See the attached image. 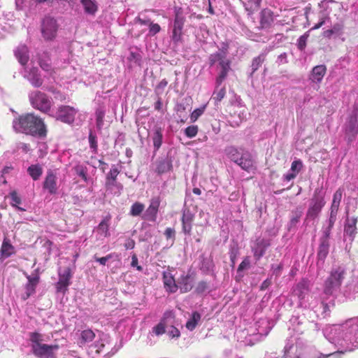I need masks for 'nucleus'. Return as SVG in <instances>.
I'll use <instances>...</instances> for the list:
<instances>
[{"label": "nucleus", "mask_w": 358, "mask_h": 358, "mask_svg": "<svg viewBox=\"0 0 358 358\" xmlns=\"http://www.w3.org/2000/svg\"><path fill=\"white\" fill-rule=\"evenodd\" d=\"M13 128L17 133L32 136L44 138L47 136V129L43 120L34 113L19 115L13 121Z\"/></svg>", "instance_id": "f257e3e1"}, {"label": "nucleus", "mask_w": 358, "mask_h": 358, "mask_svg": "<svg viewBox=\"0 0 358 358\" xmlns=\"http://www.w3.org/2000/svg\"><path fill=\"white\" fill-rule=\"evenodd\" d=\"M324 192L321 188H316L310 200L308 208L306 212V219H316L325 206Z\"/></svg>", "instance_id": "f03ea898"}, {"label": "nucleus", "mask_w": 358, "mask_h": 358, "mask_svg": "<svg viewBox=\"0 0 358 358\" xmlns=\"http://www.w3.org/2000/svg\"><path fill=\"white\" fill-rule=\"evenodd\" d=\"M345 270L341 267L332 269L329 276L327 278L324 285V292L327 295H331L334 290L339 289L345 278Z\"/></svg>", "instance_id": "7ed1b4c3"}, {"label": "nucleus", "mask_w": 358, "mask_h": 358, "mask_svg": "<svg viewBox=\"0 0 358 358\" xmlns=\"http://www.w3.org/2000/svg\"><path fill=\"white\" fill-rule=\"evenodd\" d=\"M29 100L31 106L43 113L50 111L52 102L48 95L41 91L36 90L29 94Z\"/></svg>", "instance_id": "20e7f679"}, {"label": "nucleus", "mask_w": 358, "mask_h": 358, "mask_svg": "<svg viewBox=\"0 0 358 358\" xmlns=\"http://www.w3.org/2000/svg\"><path fill=\"white\" fill-rule=\"evenodd\" d=\"M41 34L45 41H50L56 38L59 24L52 17L45 16L41 22Z\"/></svg>", "instance_id": "39448f33"}, {"label": "nucleus", "mask_w": 358, "mask_h": 358, "mask_svg": "<svg viewBox=\"0 0 358 358\" xmlns=\"http://www.w3.org/2000/svg\"><path fill=\"white\" fill-rule=\"evenodd\" d=\"M58 345L37 344L31 345L33 354L38 358H55V352L59 349Z\"/></svg>", "instance_id": "423d86ee"}, {"label": "nucleus", "mask_w": 358, "mask_h": 358, "mask_svg": "<svg viewBox=\"0 0 358 358\" xmlns=\"http://www.w3.org/2000/svg\"><path fill=\"white\" fill-rule=\"evenodd\" d=\"M28 280L25 285V293L22 296V299L25 301L36 292V288L40 281L39 268L34 270L31 275L24 273Z\"/></svg>", "instance_id": "0eeeda50"}, {"label": "nucleus", "mask_w": 358, "mask_h": 358, "mask_svg": "<svg viewBox=\"0 0 358 358\" xmlns=\"http://www.w3.org/2000/svg\"><path fill=\"white\" fill-rule=\"evenodd\" d=\"M184 24L185 17L182 15L181 8H180L176 10L175 19L173 22L171 38L174 43H178L182 41Z\"/></svg>", "instance_id": "6e6552de"}, {"label": "nucleus", "mask_w": 358, "mask_h": 358, "mask_svg": "<svg viewBox=\"0 0 358 358\" xmlns=\"http://www.w3.org/2000/svg\"><path fill=\"white\" fill-rule=\"evenodd\" d=\"M43 188L50 194H56L57 193V170L48 169L47 171L43 182Z\"/></svg>", "instance_id": "1a4fd4ad"}, {"label": "nucleus", "mask_w": 358, "mask_h": 358, "mask_svg": "<svg viewBox=\"0 0 358 358\" xmlns=\"http://www.w3.org/2000/svg\"><path fill=\"white\" fill-rule=\"evenodd\" d=\"M161 203L159 196H154L150 199V205L144 214V219L150 222H155Z\"/></svg>", "instance_id": "9d476101"}, {"label": "nucleus", "mask_w": 358, "mask_h": 358, "mask_svg": "<svg viewBox=\"0 0 358 358\" xmlns=\"http://www.w3.org/2000/svg\"><path fill=\"white\" fill-rule=\"evenodd\" d=\"M76 110L69 106H62L58 108L57 120L68 124L74 121Z\"/></svg>", "instance_id": "9b49d317"}, {"label": "nucleus", "mask_w": 358, "mask_h": 358, "mask_svg": "<svg viewBox=\"0 0 358 358\" xmlns=\"http://www.w3.org/2000/svg\"><path fill=\"white\" fill-rule=\"evenodd\" d=\"M358 134V120L357 117L352 116L349 118L345 127V138L348 143H352Z\"/></svg>", "instance_id": "f8f14e48"}, {"label": "nucleus", "mask_w": 358, "mask_h": 358, "mask_svg": "<svg viewBox=\"0 0 358 358\" xmlns=\"http://www.w3.org/2000/svg\"><path fill=\"white\" fill-rule=\"evenodd\" d=\"M14 55L18 62L25 68L29 61V49L24 44L19 45L14 50Z\"/></svg>", "instance_id": "ddd939ff"}, {"label": "nucleus", "mask_w": 358, "mask_h": 358, "mask_svg": "<svg viewBox=\"0 0 358 358\" xmlns=\"http://www.w3.org/2000/svg\"><path fill=\"white\" fill-rule=\"evenodd\" d=\"M274 22L273 12L268 9H263L259 14V29H267L272 27Z\"/></svg>", "instance_id": "4468645a"}, {"label": "nucleus", "mask_w": 358, "mask_h": 358, "mask_svg": "<svg viewBox=\"0 0 358 358\" xmlns=\"http://www.w3.org/2000/svg\"><path fill=\"white\" fill-rule=\"evenodd\" d=\"M37 57L38 63L43 71L48 72L50 75H52L55 73V69L52 66L50 55L48 52L39 53Z\"/></svg>", "instance_id": "2eb2a0df"}, {"label": "nucleus", "mask_w": 358, "mask_h": 358, "mask_svg": "<svg viewBox=\"0 0 358 358\" xmlns=\"http://www.w3.org/2000/svg\"><path fill=\"white\" fill-rule=\"evenodd\" d=\"M236 164L248 172L256 169L255 161L249 152H243Z\"/></svg>", "instance_id": "dca6fc26"}, {"label": "nucleus", "mask_w": 358, "mask_h": 358, "mask_svg": "<svg viewBox=\"0 0 358 358\" xmlns=\"http://www.w3.org/2000/svg\"><path fill=\"white\" fill-rule=\"evenodd\" d=\"M327 73V66L324 64L315 66L313 68L310 80L315 83H320Z\"/></svg>", "instance_id": "f3484780"}, {"label": "nucleus", "mask_w": 358, "mask_h": 358, "mask_svg": "<svg viewBox=\"0 0 358 358\" xmlns=\"http://www.w3.org/2000/svg\"><path fill=\"white\" fill-rule=\"evenodd\" d=\"M357 217H353L351 219L347 218L344 226V234L348 236L352 241L354 240L357 233Z\"/></svg>", "instance_id": "a211bd4d"}, {"label": "nucleus", "mask_w": 358, "mask_h": 358, "mask_svg": "<svg viewBox=\"0 0 358 358\" xmlns=\"http://www.w3.org/2000/svg\"><path fill=\"white\" fill-rule=\"evenodd\" d=\"M194 215L188 210L183 212L182 216V231L185 234H190Z\"/></svg>", "instance_id": "6ab92c4d"}, {"label": "nucleus", "mask_w": 358, "mask_h": 358, "mask_svg": "<svg viewBox=\"0 0 358 358\" xmlns=\"http://www.w3.org/2000/svg\"><path fill=\"white\" fill-rule=\"evenodd\" d=\"M193 280L189 275H182L178 279V288L182 293L189 292L193 287Z\"/></svg>", "instance_id": "aec40b11"}, {"label": "nucleus", "mask_w": 358, "mask_h": 358, "mask_svg": "<svg viewBox=\"0 0 358 358\" xmlns=\"http://www.w3.org/2000/svg\"><path fill=\"white\" fill-rule=\"evenodd\" d=\"M309 292V282L307 280L303 279L295 287L294 292L299 299H303Z\"/></svg>", "instance_id": "412c9836"}, {"label": "nucleus", "mask_w": 358, "mask_h": 358, "mask_svg": "<svg viewBox=\"0 0 358 358\" xmlns=\"http://www.w3.org/2000/svg\"><path fill=\"white\" fill-rule=\"evenodd\" d=\"M329 243L327 239H321L317 251L318 262L324 263L326 257L329 254Z\"/></svg>", "instance_id": "4be33fe9"}, {"label": "nucleus", "mask_w": 358, "mask_h": 358, "mask_svg": "<svg viewBox=\"0 0 358 358\" xmlns=\"http://www.w3.org/2000/svg\"><path fill=\"white\" fill-rule=\"evenodd\" d=\"M164 285L167 291L174 293L178 290V285L173 277L169 273H164L163 275Z\"/></svg>", "instance_id": "5701e85b"}, {"label": "nucleus", "mask_w": 358, "mask_h": 358, "mask_svg": "<svg viewBox=\"0 0 358 358\" xmlns=\"http://www.w3.org/2000/svg\"><path fill=\"white\" fill-rule=\"evenodd\" d=\"M14 253L15 248L11 245L8 238H4L0 250L1 258H8Z\"/></svg>", "instance_id": "b1692460"}, {"label": "nucleus", "mask_w": 358, "mask_h": 358, "mask_svg": "<svg viewBox=\"0 0 358 358\" xmlns=\"http://www.w3.org/2000/svg\"><path fill=\"white\" fill-rule=\"evenodd\" d=\"M172 162L171 159L168 158L163 159L157 163L156 172L159 175H162L170 171L172 169Z\"/></svg>", "instance_id": "393cba45"}, {"label": "nucleus", "mask_w": 358, "mask_h": 358, "mask_svg": "<svg viewBox=\"0 0 358 358\" xmlns=\"http://www.w3.org/2000/svg\"><path fill=\"white\" fill-rule=\"evenodd\" d=\"M343 196V190L338 189L333 195L332 203L330 208V211L338 213L340 203Z\"/></svg>", "instance_id": "a878e982"}, {"label": "nucleus", "mask_w": 358, "mask_h": 358, "mask_svg": "<svg viewBox=\"0 0 358 358\" xmlns=\"http://www.w3.org/2000/svg\"><path fill=\"white\" fill-rule=\"evenodd\" d=\"M85 12L87 14L94 15L97 11L98 7L96 2L93 0H80Z\"/></svg>", "instance_id": "bb28decb"}, {"label": "nucleus", "mask_w": 358, "mask_h": 358, "mask_svg": "<svg viewBox=\"0 0 358 358\" xmlns=\"http://www.w3.org/2000/svg\"><path fill=\"white\" fill-rule=\"evenodd\" d=\"M162 129L159 127H155L152 136V142L156 150H159L161 147L162 144Z\"/></svg>", "instance_id": "cd10ccee"}, {"label": "nucleus", "mask_w": 358, "mask_h": 358, "mask_svg": "<svg viewBox=\"0 0 358 358\" xmlns=\"http://www.w3.org/2000/svg\"><path fill=\"white\" fill-rule=\"evenodd\" d=\"M27 172L34 180H38L43 174V169L39 164H32L28 167Z\"/></svg>", "instance_id": "c85d7f7f"}, {"label": "nucleus", "mask_w": 358, "mask_h": 358, "mask_svg": "<svg viewBox=\"0 0 358 358\" xmlns=\"http://www.w3.org/2000/svg\"><path fill=\"white\" fill-rule=\"evenodd\" d=\"M29 75L31 76L30 82L33 86L39 87L43 85V82L40 75L38 74L37 68L34 67L31 69Z\"/></svg>", "instance_id": "c756f323"}, {"label": "nucleus", "mask_w": 358, "mask_h": 358, "mask_svg": "<svg viewBox=\"0 0 358 358\" xmlns=\"http://www.w3.org/2000/svg\"><path fill=\"white\" fill-rule=\"evenodd\" d=\"M95 336V333L92 329H87L82 331L80 334V344L84 345L92 341Z\"/></svg>", "instance_id": "7c9ffc66"}, {"label": "nucleus", "mask_w": 358, "mask_h": 358, "mask_svg": "<svg viewBox=\"0 0 358 358\" xmlns=\"http://www.w3.org/2000/svg\"><path fill=\"white\" fill-rule=\"evenodd\" d=\"M119 171L117 168L112 169L106 176V187L110 189L115 185Z\"/></svg>", "instance_id": "2f4dec72"}, {"label": "nucleus", "mask_w": 358, "mask_h": 358, "mask_svg": "<svg viewBox=\"0 0 358 358\" xmlns=\"http://www.w3.org/2000/svg\"><path fill=\"white\" fill-rule=\"evenodd\" d=\"M224 152L227 157L230 159L231 161L234 162L235 163L238 162V159L241 157V156L236 148L233 146L227 147L226 148Z\"/></svg>", "instance_id": "473e14b6"}, {"label": "nucleus", "mask_w": 358, "mask_h": 358, "mask_svg": "<svg viewBox=\"0 0 358 358\" xmlns=\"http://www.w3.org/2000/svg\"><path fill=\"white\" fill-rule=\"evenodd\" d=\"M9 195L11 199L10 205L20 211H25L24 208L18 206L22 203V199L17 192L15 190H13L10 192Z\"/></svg>", "instance_id": "72a5a7b5"}, {"label": "nucleus", "mask_w": 358, "mask_h": 358, "mask_svg": "<svg viewBox=\"0 0 358 358\" xmlns=\"http://www.w3.org/2000/svg\"><path fill=\"white\" fill-rule=\"evenodd\" d=\"M266 59V55L264 54H260L257 57H255L252 61V73L251 74H253L255 72H256L259 68L262 66V64L264 63Z\"/></svg>", "instance_id": "f704fd0d"}, {"label": "nucleus", "mask_w": 358, "mask_h": 358, "mask_svg": "<svg viewBox=\"0 0 358 358\" xmlns=\"http://www.w3.org/2000/svg\"><path fill=\"white\" fill-rule=\"evenodd\" d=\"M226 95V88L225 87H222L219 88L216 85V88L213 94V99L215 101V103L217 104L220 103Z\"/></svg>", "instance_id": "c9c22d12"}, {"label": "nucleus", "mask_w": 358, "mask_h": 358, "mask_svg": "<svg viewBox=\"0 0 358 358\" xmlns=\"http://www.w3.org/2000/svg\"><path fill=\"white\" fill-rule=\"evenodd\" d=\"M201 319V315L198 312H194L192 315V317L186 323V327L192 331L196 327L198 322Z\"/></svg>", "instance_id": "e433bc0d"}, {"label": "nucleus", "mask_w": 358, "mask_h": 358, "mask_svg": "<svg viewBox=\"0 0 358 358\" xmlns=\"http://www.w3.org/2000/svg\"><path fill=\"white\" fill-rule=\"evenodd\" d=\"M108 219H104L99 224L97 227V231L99 234H100L101 236L104 237H107L109 236L108 229H109V224H108Z\"/></svg>", "instance_id": "4c0bfd02"}, {"label": "nucleus", "mask_w": 358, "mask_h": 358, "mask_svg": "<svg viewBox=\"0 0 358 358\" xmlns=\"http://www.w3.org/2000/svg\"><path fill=\"white\" fill-rule=\"evenodd\" d=\"M145 208L144 204L140 202H135L131 207L130 215L132 216H138Z\"/></svg>", "instance_id": "58836bf2"}, {"label": "nucleus", "mask_w": 358, "mask_h": 358, "mask_svg": "<svg viewBox=\"0 0 358 358\" xmlns=\"http://www.w3.org/2000/svg\"><path fill=\"white\" fill-rule=\"evenodd\" d=\"M73 169H74L77 175H78L79 176H80L85 182H87L88 178H87V167H85L83 165L78 164V165H76L73 168Z\"/></svg>", "instance_id": "ea45409f"}, {"label": "nucleus", "mask_w": 358, "mask_h": 358, "mask_svg": "<svg viewBox=\"0 0 358 358\" xmlns=\"http://www.w3.org/2000/svg\"><path fill=\"white\" fill-rule=\"evenodd\" d=\"M225 53L221 52H217L211 54L209 56V64L210 66L215 65L216 62H220L223 57H225Z\"/></svg>", "instance_id": "a19ab883"}, {"label": "nucleus", "mask_w": 358, "mask_h": 358, "mask_svg": "<svg viewBox=\"0 0 358 358\" xmlns=\"http://www.w3.org/2000/svg\"><path fill=\"white\" fill-rule=\"evenodd\" d=\"M70 282L66 280V278H63L59 276V280L56 284V289L57 292H65L67 289V287L69 285Z\"/></svg>", "instance_id": "79ce46f5"}, {"label": "nucleus", "mask_w": 358, "mask_h": 358, "mask_svg": "<svg viewBox=\"0 0 358 358\" xmlns=\"http://www.w3.org/2000/svg\"><path fill=\"white\" fill-rule=\"evenodd\" d=\"M105 112L101 109H97L96 111V124L98 129L101 130L103 125V119Z\"/></svg>", "instance_id": "37998d69"}, {"label": "nucleus", "mask_w": 358, "mask_h": 358, "mask_svg": "<svg viewBox=\"0 0 358 358\" xmlns=\"http://www.w3.org/2000/svg\"><path fill=\"white\" fill-rule=\"evenodd\" d=\"M308 37H309V32L306 31L304 34L301 36L299 37V38L298 39L297 48L300 50L302 51V50H305Z\"/></svg>", "instance_id": "c03bdc74"}, {"label": "nucleus", "mask_w": 358, "mask_h": 358, "mask_svg": "<svg viewBox=\"0 0 358 358\" xmlns=\"http://www.w3.org/2000/svg\"><path fill=\"white\" fill-rule=\"evenodd\" d=\"M199 131L198 126L191 125L185 129V134L188 138H193L196 136Z\"/></svg>", "instance_id": "a18cd8bd"}, {"label": "nucleus", "mask_w": 358, "mask_h": 358, "mask_svg": "<svg viewBox=\"0 0 358 358\" xmlns=\"http://www.w3.org/2000/svg\"><path fill=\"white\" fill-rule=\"evenodd\" d=\"M206 106L196 108L190 115V120L192 122H196L198 118L204 113Z\"/></svg>", "instance_id": "49530a36"}, {"label": "nucleus", "mask_w": 358, "mask_h": 358, "mask_svg": "<svg viewBox=\"0 0 358 358\" xmlns=\"http://www.w3.org/2000/svg\"><path fill=\"white\" fill-rule=\"evenodd\" d=\"M168 85V81L166 80V79H162L159 83L158 85L156 86L155 89V92L157 94V95H161L164 93L166 87H167Z\"/></svg>", "instance_id": "de8ad7c7"}, {"label": "nucleus", "mask_w": 358, "mask_h": 358, "mask_svg": "<svg viewBox=\"0 0 358 358\" xmlns=\"http://www.w3.org/2000/svg\"><path fill=\"white\" fill-rule=\"evenodd\" d=\"M230 69H222L218 75V76L216 78L215 83L217 85V87H220L222 82L225 80L227 78L228 73Z\"/></svg>", "instance_id": "09e8293b"}, {"label": "nucleus", "mask_w": 358, "mask_h": 358, "mask_svg": "<svg viewBox=\"0 0 358 358\" xmlns=\"http://www.w3.org/2000/svg\"><path fill=\"white\" fill-rule=\"evenodd\" d=\"M153 332L157 335H162L165 333V324L164 320H162L159 324H157L152 329Z\"/></svg>", "instance_id": "8fccbe9b"}, {"label": "nucleus", "mask_w": 358, "mask_h": 358, "mask_svg": "<svg viewBox=\"0 0 358 358\" xmlns=\"http://www.w3.org/2000/svg\"><path fill=\"white\" fill-rule=\"evenodd\" d=\"M30 341L32 343L31 345H37V344H41L42 343V336L39 333L34 332L31 334L30 336Z\"/></svg>", "instance_id": "3c124183"}, {"label": "nucleus", "mask_w": 358, "mask_h": 358, "mask_svg": "<svg viewBox=\"0 0 358 358\" xmlns=\"http://www.w3.org/2000/svg\"><path fill=\"white\" fill-rule=\"evenodd\" d=\"M266 247H267V245H265L260 248L258 247L253 250L254 251V257H255V259L257 260L260 259V258L264 256V255L265 254V252H266Z\"/></svg>", "instance_id": "603ef678"}, {"label": "nucleus", "mask_w": 358, "mask_h": 358, "mask_svg": "<svg viewBox=\"0 0 358 358\" xmlns=\"http://www.w3.org/2000/svg\"><path fill=\"white\" fill-rule=\"evenodd\" d=\"M303 167L302 162L300 159L294 160L291 165V171L293 173H296V175L301 170Z\"/></svg>", "instance_id": "864d4df0"}, {"label": "nucleus", "mask_w": 358, "mask_h": 358, "mask_svg": "<svg viewBox=\"0 0 358 358\" xmlns=\"http://www.w3.org/2000/svg\"><path fill=\"white\" fill-rule=\"evenodd\" d=\"M250 258L248 257H246L239 264L238 269H237V272H241L245 269H248L250 268Z\"/></svg>", "instance_id": "5fc2aeb1"}, {"label": "nucleus", "mask_w": 358, "mask_h": 358, "mask_svg": "<svg viewBox=\"0 0 358 358\" xmlns=\"http://www.w3.org/2000/svg\"><path fill=\"white\" fill-rule=\"evenodd\" d=\"M252 4L250 7L245 6V9L249 11V13H252L255 10L260 7L262 0H252Z\"/></svg>", "instance_id": "6e6d98bb"}, {"label": "nucleus", "mask_w": 358, "mask_h": 358, "mask_svg": "<svg viewBox=\"0 0 358 358\" xmlns=\"http://www.w3.org/2000/svg\"><path fill=\"white\" fill-rule=\"evenodd\" d=\"M161 30V27L159 24L152 22L149 26V34L150 36H155L159 33Z\"/></svg>", "instance_id": "4d7b16f0"}, {"label": "nucleus", "mask_w": 358, "mask_h": 358, "mask_svg": "<svg viewBox=\"0 0 358 358\" xmlns=\"http://www.w3.org/2000/svg\"><path fill=\"white\" fill-rule=\"evenodd\" d=\"M113 254L110 253L103 257H98L96 255L94 256V259L96 262H99L101 265L105 266L107 261L111 259Z\"/></svg>", "instance_id": "13d9d810"}, {"label": "nucleus", "mask_w": 358, "mask_h": 358, "mask_svg": "<svg viewBox=\"0 0 358 358\" xmlns=\"http://www.w3.org/2000/svg\"><path fill=\"white\" fill-rule=\"evenodd\" d=\"M207 288H208L207 282L205 281H201V282H198V284L196 287V289H195V292L197 294H202L207 289Z\"/></svg>", "instance_id": "bf43d9fd"}, {"label": "nucleus", "mask_w": 358, "mask_h": 358, "mask_svg": "<svg viewBox=\"0 0 358 358\" xmlns=\"http://www.w3.org/2000/svg\"><path fill=\"white\" fill-rule=\"evenodd\" d=\"M89 143L90 148H92L94 152H96L98 148L96 137L92 134V133H90L89 135Z\"/></svg>", "instance_id": "052dcab7"}, {"label": "nucleus", "mask_w": 358, "mask_h": 358, "mask_svg": "<svg viewBox=\"0 0 358 358\" xmlns=\"http://www.w3.org/2000/svg\"><path fill=\"white\" fill-rule=\"evenodd\" d=\"M168 334L172 338H178L180 336V331L176 327H175L173 326H172L171 329L169 330Z\"/></svg>", "instance_id": "680f3d73"}, {"label": "nucleus", "mask_w": 358, "mask_h": 358, "mask_svg": "<svg viewBox=\"0 0 358 358\" xmlns=\"http://www.w3.org/2000/svg\"><path fill=\"white\" fill-rule=\"evenodd\" d=\"M231 62L225 57L219 62V66L222 69H231L230 67Z\"/></svg>", "instance_id": "e2e57ef3"}, {"label": "nucleus", "mask_w": 358, "mask_h": 358, "mask_svg": "<svg viewBox=\"0 0 358 358\" xmlns=\"http://www.w3.org/2000/svg\"><path fill=\"white\" fill-rule=\"evenodd\" d=\"M337 213H336V212L330 211L328 227H329V228H333L334 227V225L335 222L336 220Z\"/></svg>", "instance_id": "0e129e2a"}, {"label": "nucleus", "mask_w": 358, "mask_h": 358, "mask_svg": "<svg viewBox=\"0 0 358 358\" xmlns=\"http://www.w3.org/2000/svg\"><path fill=\"white\" fill-rule=\"evenodd\" d=\"M131 266L133 267H136L137 270L139 271L143 270L142 266L138 265V258L136 255H134L131 257Z\"/></svg>", "instance_id": "69168bd1"}, {"label": "nucleus", "mask_w": 358, "mask_h": 358, "mask_svg": "<svg viewBox=\"0 0 358 358\" xmlns=\"http://www.w3.org/2000/svg\"><path fill=\"white\" fill-rule=\"evenodd\" d=\"M59 276L63 278H66V280L70 282V279L71 278V269L69 268H66L62 274H59Z\"/></svg>", "instance_id": "338daca9"}, {"label": "nucleus", "mask_w": 358, "mask_h": 358, "mask_svg": "<svg viewBox=\"0 0 358 358\" xmlns=\"http://www.w3.org/2000/svg\"><path fill=\"white\" fill-rule=\"evenodd\" d=\"M164 235L167 239L175 237V230L172 228H166Z\"/></svg>", "instance_id": "774afa93"}]
</instances>
